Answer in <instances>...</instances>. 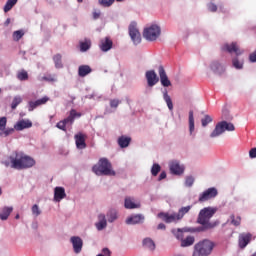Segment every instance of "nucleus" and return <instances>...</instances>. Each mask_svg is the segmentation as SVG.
Here are the masks:
<instances>
[{"instance_id":"nucleus-1","label":"nucleus","mask_w":256,"mask_h":256,"mask_svg":"<svg viewBox=\"0 0 256 256\" xmlns=\"http://www.w3.org/2000/svg\"><path fill=\"white\" fill-rule=\"evenodd\" d=\"M215 213H217V209L211 207L200 210L196 222L201 225L200 227L204 232L211 231V229H215L219 225V222H211V218Z\"/></svg>"},{"instance_id":"nucleus-2","label":"nucleus","mask_w":256,"mask_h":256,"mask_svg":"<svg viewBox=\"0 0 256 256\" xmlns=\"http://www.w3.org/2000/svg\"><path fill=\"white\" fill-rule=\"evenodd\" d=\"M12 169H29L35 165V160L23 153H16V156L10 157Z\"/></svg>"},{"instance_id":"nucleus-3","label":"nucleus","mask_w":256,"mask_h":256,"mask_svg":"<svg viewBox=\"0 0 256 256\" xmlns=\"http://www.w3.org/2000/svg\"><path fill=\"white\" fill-rule=\"evenodd\" d=\"M92 171L95 175L99 176L115 177L116 175L115 170H113V165H111V162H109L107 158H101L98 164L93 166Z\"/></svg>"},{"instance_id":"nucleus-4","label":"nucleus","mask_w":256,"mask_h":256,"mask_svg":"<svg viewBox=\"0 0 256 256\" xmlns=\"http://www.w3.org/2000/svg\"><path fill=\"white\" fill-rule=\"evenodd\" d=\"M215 245L210 240H203L195 244L193 256H209Z\"/></svg>"},{"instance_id":"nucleus-5","label":"nucleus","mask_w":256,"mask_h":256,"mask_svg":"<svg viewBox=\"0 0 256 256\" xmlns=\"http://www.w3.org/2000/svg\"><path fill=\"white\" fill-rule=\"evenodd\" d=\"M225 131H235V125L231 122L227 121H221L216 124L214 130L210 134V137L212 139H215V137H219L220 135H223Z\"/></svg>"},{"instance_id":"nucleus-6","label":"nucleus","mask_w":256,"mask_h":256,"mask_svg":"<svg viewBox=\"0 0 256 256\" xmlns=\"http://www.w3.org/2000/svg\"><path fill=\"white\" fill-rule=\"evenodd\" d=\"M143 37L146 41H157L161 37V27L157 24L146 27L143 31Z\"/></svg>"},{"instance_id":"nucleus-7","label":"nucleus","mask_w":256,"mask_h":256,"mask_svg":"<svg viewBox=\"0 0 256 256\" xmlns=\"http://www.w3.org/2000/svg\"><path fill=\"white\" fill-rule=\"evenodd\" d=\"M219 195L217 188L212 187L208 188L206 191L199 195L198 201L199 203H205V201H209L210 199H215V197Z\"/></svg>"},{"instance_id":"nucleus-8","label":"nucleus","mask_w":256,"mask_h":256,"mask_svg":"<svg viewBox=\"0 0 256 256\" xmlns=\"http://www.w3.org/2000/svg\"><path fill=\"white\" fill-rule=\"evenodd\" d=\"M129 35L134 45H139L141 43V33L137 29V23L132 22L129 26Z\"/></svg>"},{"instance_id":"nucleus-9","label":"nucleus","mask_w":256,"mask_h":256,"mask_svg":"<svg viewBox=\"0 0 256 256\" xmlns=\"http://www.w3.org/2000/svg\"><path fill=\"white\" fill-rule=\"evenodd\" d=\"M159 219L163 220L164 223H177L181 221L177 213L160 212L158 214Z\"/></svg>"},{"instance_id":"nucleus-10","label":"nucleus","mask_w":256,"mask_h":256,"mask_svg":"<svg viewBox=\"0 0 256 256\" xmlns=\"http://www.w3.org/2000/svg\"><path fill=\"white\" fill-rule=\"evenodd\" d=\"M169 167L173 175H183L185 173V166L181 165L177 160L171 161Z\"/></svg>"},{"instance_id":"nucleus-11","label":"nucleus","mask_w":256,"mask_h":256,"mask_svg":"<svg viewBox=\"0 0 256 256\" xmlns=\"http://www.w3.org/2000/svg\"><path fill=\"white\" fill-rule=\"evenodd\" d=\"M145 77L148 83V87H155V85L159 83V77L157 76V73H155V70H148L145 73Z\"/></svg>"},{"instance_id":"nucleus-12","label":"nucleus","mask_w":256,"mask_h":256,"mask_svg":"<svg viewBox=\"0 0 256 256\" xmlns=\"http://www.w3.org/2000/svg\"><path fill=\"white\" fill-rule=\"evenodd\" d=\"M158 73L162 87H171V80H169L167 72H165V68L163 66H159Z\"/></svg>"},{"instance_id":"nucleus-13","label":"nucleus","mask_w":256,"mask_h":256,"mask_svg":"<svg viewBox=\"0 0 256 256\" xmlns=\"http://www.w3.org/2000/svg\"><path fill=\"white\" fill-rule=\"evenodd\" d=\"M252 238L253 235H251V233L240 234L238 239L240 249H245L249 245V243H251Z\"/></svg>"},{"instance_id":"nucleus-14","label":"nucleus","mask_w":256,"mask_h":256,"mask_svg":"<svg viewBox=\"0 0 256 256\" xmlns=\"http://www.w3.org/2000/svg\"><path fill=\"white\" fill-rule=\"evenodd\" d=\"M74 139H75L77 149H85L87 147V144L85 143L87 139V135L79 132L74 136Z\"/></svg>"},{"instance_id":"nucleus-15","label":"nucleus","mask_w":256,"mask_h":256,"mask_svg":"<svg viewBox=\"0 0 256 256\" xmlns=\"http://www.w3.org/2000/svg\"><path fill=\"white\" fill-rule=\"evenodd\" d=\"M145 221L143 214H136L126 219V225H139Z\"/></svg>"},{"instance_id":"nucleus-16","label":"nucleus","mask_w":256,"mask_h":256,"mask_svg":"<svg viewBox=\"0 0 256 256\" xmlns=\"http://www.w3.org/2000/svg\"><path fill=\"white\" fill-rule=\"evenodd\" d=\"M49 101V97L44 96L41 99H38L36 101H30L28 103V111H35V109H37V107H41V105H45V103H47Z\"/></svg>"},{"instance_id":"nucleus-17","label":"nucleus","mask_w":256,"mask_h":256,"mask_svg":"<svg viewBox=\"0 0 256 256\" xmlns=\"http://www.w3.org/2000/svg\"><path fill=\"white\" fill-rule=\"evenodd\" d=\"M222 51H227V53H235V55H241L242 53L236 42H232L231 44H224Z\"/></svg>"},{"instance_id":"nucleus-18","label":"nucleus","mask_w":256,"mask_h":256,"mask_svg":"<svg viewBox=\"0 0 256 256\" xmlns=\"http://www.w3.org/2000/svg\"><path fill=\"white\" fill-rule=\"evenodd\" d=\"M33 122L31 120L22 119L14 125L15 131H23V129H31Z\"/></svg>"},{"instance_id":"nucleus-19","label":"nucleus","mask_w":256,"mask_h":256,"mask_svg":"<svg viewBox=\"0 0 256 256\" xmlns=\"http://www.w3.org/2000/svg\"><path fill=\"white\" fill-rule=\"evenodd\" d=\"M74 252L79 253L83 249V240L79 236H73L70 239Z\"/></svg>"},{"instance_id":"nucleus-20","label":"nucleus","mask_w":256,"mask_h":256,"mask_svg":"<svg viewBox=\"0 0 256 256\" xmlns=\"http://www.w3.org/2000/svg\"><path fill=\"white\" fill-rule=\"evenodd\" d=\"M100 49L104 53H107V51H110V49H113V41L109 37L102 39L100 41Z\"/></svg>"},{"instance_id":"nucleus-21","label":"nucleus","mask_w":256,"mask_h":256,"mask_svg":"<svg viewBox=\"0 0 256 256\" xmlns=\"http://www.w3.org/2000/svg\"><path fill=\"white\" fill-rule=\"evenodd\" d=\"M65 197H67V194L65 193V188L56 187L54 189V201L59 203V201H62V199H65Z\"/></svg>"},{"instance_id":"nucleus-22","label":"nucleus","mask_w":256,"mask_h":256,"mask_svg":"<svg viewBox=\"0 0 256 256\" xmlns=\"http://www.w3.org/2000/svg\"><path fill=\"white\" fill-rule=\"evenodd\" d=\"M81 117V113L77 112V110L72 109L70 110V114L67 118H65L63 121L66 125H73L75 123V118Z\"/></svg>"},{"instance_id":"nucleus-23","label":"nucleus","mask_w":256,"mask_h":256,"mask_svg":"<svg viewBox=\"0 0 256 256\" xmlns=\"http://www.w3.org/2000/svg\"><path fill=\"white\" fill-rule=\"evenodd\" d=\"M117 143L121 149H125L128 145H131V137L122 135L118 138Z\"/></svg>"},{"instance_id":"nucleus-24","label":"nucleus","mask_w":256,"mask_h":256,"mask_svg":"<svg viewBox=\"0 0 256 256\" xmlns=\"http://www.w3.org/2000/svg\"><path fill=\"white\" fill-rule=\"evenodd\" d=\"M107 227V218H105V214H100L98 216V223H96V228L98 231H103Z\"/></svg>"},{"instance_id":"nucleus-25","label":"nucleus","mask_w":256,"mask_h":256,"mask_svg":"<svg viewBox=\"0 0 256 256\" xmlns=\"http://www.w3.org/2000/svg\"><path fill=\"white\" fill-rule=\"evenodd\" d=\"M124 206H125V209H139V207H141V204H139V203L136 204L133 201V198L126 197L125 202H124Z\"/></svg>"},{"instance_id":"nucleus-26","label":"nucleus","mask_w":256,"mask_h":256,"mask_svg":"<svg viewBox=\"0 0 256 256\" xmlns=\"http://www.w3.org/2000/svg\"><path fill=\"white\" fill-rule=\"evenodd\" d=\"M93 69H91V66L89 65H81L78 68V75L79 77H87L89 73H91Z\"/></svg>"},{"instance_id":"nucleus-27","label":"nucleus","mask_w":256,"mask_h":256,"mask_svg":"<svg viewBox=\"0 0 256 256\" xmlns=\"http://www.w3.org/2000/svg\"><path fill=\"white\" fill-rule=\"evenodd\" d=\"M11 213H13V207H4L0 211V219L2 221H7V219H9V216L11 215Z\"/></svg>"},{"instance_id":"nucleus-28","label":"nucleus","mask_w":256,"mask_h":256,"mask_svg":"<svg viewBox=\"0 0 256 256\" xmlns=\"http://www.w3.org/2000/svg\"><path fill=\"white\" fill-rule=\"evenodd\" d=\"M182 231H184L185 233H205V231L203 230V228L201 226H199V227L186 226V227L182 228Z\"/></svg>"},{"instance_id":"nucleus-29","label":"nucleus","mask_w":256,"mask_h":256,"mask_svg":"<svg viewBox=\"0 0 256 256\" xmlns=\"http://www.w3.org/2000/svg\"><path fill=\"white\" fill-rule=\"evenodd\" d=\"M210 67H211L212 71H214V73L221 74V73H223V71H225L223 66L218 61L212 62Z\"/></svg>"},{"instance_id":"nucleus-30","label":"nucleus","mask_w":256,"mask_h":256,"mask_svg":"<svg viewBox=\"0 0 256 256\" xmlns=\"http://www.w3.org/2000/svg\"><path fill=\"white\" fill-rule=\"evenodd\" d=\"M63 56L61 54H56L53 56V61L56 69H63Z\"/></svg>"},{"instance_id":"nucleus-31","label":"nucleus","mask_w":256,"mask_h":256,"mask_svg":"<svg viewBox=\"0 0 256 256\" xmlns=\"http://www.w3.org/2000/svg\"><path fill=\"white\" fill-rule=\"evenodd\" d=\"M189 131H190V135H193V131H195V118L193 116V110L189 111Z\"/></svg>"},{"instance_id":"nucleus-32","label":"nucleus","mask_w":256,"mask_h":256,"mask_svg":"<svg viewBox=\"0 0 256 256\" xmlns=\"http://www.w3.org/2000/svg\"><path fill=\"white\" fill-rule=\"evenodd\" d=\"M163 99L170 111H173V101L171 100V96L167 93V90L163 92Z\"/></svg>"},{"instance_id":"nucleus-33","label":"nucleus","mask_w":256,"mask_h":256,"mask_svg":"<svg viewBox=\"0 0 256 256\" xmlns=\"http://www.w3.org/2000/svg\"><path fill=\"white\" fill-rule=\"evenodd\" d=\"M195 243V237L194 236H187L184 238L181 242V247H191Z\"/></svg>"},{"instance_id":"nucleus-34","label":"nucleus","mask_w":256,"mask_h":256,"mask_svg":"<svg viewBox=\"0 0 256 256\" xmlns=\"http://www.w3.org/2000/svg\"><path fill=\"white\" fill-rule=\"evenodd\" d=\"M91 49V40L85 39V41L80 42V51L85 53V51H89Z\"/></svg>"},{"instance_id":"nucleus-35","label":"nucleus","mask_w":256,"mask_h":256,"mask_svg":"<svg viewBox=\"0 0 256 256\" xmlns=\"http://www.w3.org/2000/svg\"><path fill=\"white\" fill-rule=\"evenodd\" d=\"M173 235L176 237V239H178V241H181V243L183 242V240L185 239L183 233H185V231H183V228H178V229H174L172 230Z\"/></svg>"},{"instance_id":"nucleus-36","label":"nucleus","mask_w":256,"mask_h":256,"mask_svg":"<svg viewBox=\"0 0 256 256\" xmlns=\"http://www.w3.org/2000/svg\"><path fill=\"white\" fill-rule=\"evenodd\" d=\"M107 219L109 223H113V221H117V210L111 209L107 212Z\"/></svg>"},{"instance_id":"nucleus-37","label":"nucleus","mask_w":256,"mask_h":256,"mask_svg":"<svg viewBox=\"0 0 256 256\" xmlns=\"http://www.w3.org/2000/svg\"><path fill=\"white\" fill-rule=\"evenodd\" d=\"M189 211H191V206H185L178 210L177 215L180 221L183 219V217H185V215H187V213H189Z\"/></svg>"},{"instance_id":"nucleus-38","label":"nucleus","mask_w":256,"mask_h":256,"mask_svg":"<svg viewBox=\"0 0 256 256\" xmlns=\"http://www.w3.org/2000/svg\"><path fill=\"white\" fill-rule=\"evenodd\" d=\"M18 0H8L4 6V13H9L15 5H17Z\"/></svg>"},{"instance_id":"nucleus-39","label":"nucleus","mask_w":256,"mask_h":256,"mask_svg":"<svg viewBox=\"0 0 256 256\" xmlns=\"http://www.w3.org/2000/svg\"><path fill=\"white\" fill-rule=\"evenodd\" d=\"M17 79L19 81H27L29 79V74L25 70H21L17 73Z\"/></svg>"},{"instance_id":"nucleus-40","label":"nucleus","mask_w":256,"mask_h":256,"mask_svg":"<svg viewBox=\"0 0 256 256\" xmlns=\"http://www.w3.org/2000/svg\"><path fill=\"white\" fill-rule=\"evenodd\" d=\"M144 247H147L151 251L155 249V242H153L150 238H146L143 240Z\"/></svg>"},{"instance_id":"nucleus-41","label":"nucleus","mask_w":256,"mask_h":256,"mask_svg":"<svg viewBox=\"0 0 256 256\" xmlns=\"http://www.w3.org/2000/svg\"><path fill=\"white\" fill-rule=\"evenodd\" d=\"M22 102H23V99L21 98V96L14 97L11 104V109L13 110L17 109V106L21 105Z\"/></svg>"},{"instance_id":"nucleus-42","label":"nucleus","mask_w":256,"mask_h":256,"mask_svg":"<svg viewBox=\"0 0 256 256\" xmlns=\"http://www.w3.org/2000/svg\"><path fill=\"white\" fill-rule=\"evenodd\" d=\"M209 123H213V118L210 115H205L204 118L201 119L202 127H207Z\"/></svg>"},{"instance_id":"nucleus-43","label":"nucleus","mask_w":256,"mask_h":256,"mask_svg":"<svg viewBox=\"0 0 256 256\" xmlns=\"http://www.w3.org/2000/svg\"><path fill=\"white\" fill-rule=\"evenodd\" d=\"M230 219H231L232 225H234L235 227H239V225H241V216L235 217V215L232 214L230 216Z\"/></svg>"},{"instance_id":"nucleus-44","label":"nucleus","mask_w":256,"mask_h":256,"mask_svg":"<svg viewBox=\"0 0 256 256\" xmlns=\"http://www.w3.org/2000/svg\"><path fill=\"white\" fill-rule=\"evenodd\" d=\"M1 131L3 132L0 133V137H9V135H13V133H15V128H7Z\"/></svg>"},{"instance_id":"nucleus-45","label":"nucleus","mask_w":256,"mask_h":256,"mask_svg":"<svg viewBox=\"0 0 256 256\" xmlns=\"http://www.w3.org/2000/svg\"><path fill=\"white\" fill-rule=\"evenodd\" d=\"M160 171H161V166L159 164H153L151 168V174L153 175V177H157Z\"/></svg>"},{"instance_id":"nucleus-46","label":"nucleus","mask_w":256,"mask_h":256,"mask_svg":"<svg viewBox=\"0 0 256 256\" xmlns=\"http://www.w3.org/2000/svg\"><path fill=\"white\" fill-rule=\"evenodd\" d=\"M101 7H111L115 3V0H98Z\"/></svg>"},{"instance_id":"nucleus-47","label":"nucleus","mask_w":256,"mask_h":256,"mask_svg":"<svg viewBox=\"0 0 256 256\" xmlns=\"http://www.w3.org/2000/svg\"><path fill=\"white\" fill-rule=\"evenodd\" d=\"M23 35H25V32L23 30H17L13 33V39L14 41H19Z\"/></svg>"},{"instance_id":"nucleus-48","label":"nucleus","mask_w":256,"mask_h":256,"mask_svg":"<svg viewBox=\"0 0 256 256\" xmlns=\"http://www.w3.org/2000/svg\"><path fill=\"white\" fill-rule=\"evenodd\" d=\"M232 65L235 67V69H243V62L239 61L238 58H234L232 60Z\"/></svg>"},{"instance_id":"nucleus-49","label":"nucleus","mask_w":256,"mask_h":256,"mask_svg":"<svg viewBox=\"0 0 256 256\" xmlns=\"http://www.w3.org/2000/svg\"><path fill=\"white\" fill-rule=\"evenodd\" d=\"M193 183H195V178L193 176H187L185 180L186 187H193Z\"/></svg>"},{"instance_id":"nucleus-50","label":"nucleus","mask_w":256,"mask_h":256,"mask_svg":"<svg viewBox=\"0 0 256 256\" xmlns=\"http://www.w3.org/2000/svg\"><path fill=\"white\" fill-rule=\"evenodd\" d=\"M5 127H7V117L0 118V131H5Z\"/></svg>"},{"instance_id":"nucleus-51","label":"nucleus","mask_w":256,"mask_h":256,"mask_svg":"<svg viewBox=\"0 0 256 256\" xmlns=\"http://www.w3.org/2000/svg\"><path fill=\"white\" fill-rule=\"evenodd\" d=\"M56 127H57L58 129H60L61 131H67V124L65 123L64 120L59 121V122L57 123Z\"/></svg>"},{"instance_id":"nucleus-52","label":"nucleus","mask_w":256,"mask_h":256,"mask_svg":"<svg viewBox=\"0 0 256 256\" xmlns=\"http://www.w3.org/2000/svg\"><path fill=\"white\" fill-rule=\"evenodd\" d=\"M32 213L33 215H35L36 217H39V215H41V210L39 209V206L37 204H34L32 206Z\"/></svg>"},{"instance_id":"nucleus-53","label":"nucleus","mask_w":256,"mask_h":256,"mask_svg":"<svg viewBox=\"0 0 256 256\" xmlns=\"http://www.w3.org/2000/svg\"><path fill=\"white\" fill-rule=\"evenodd\" d=\"M119 103H121L119 100L113 99L110 101V107H112V109H117L119 107Z\"/></svg>"},{"instance_id":"nucleus-54","label":"nucleus","mask_w":256,"mask_h":256,"mask_svg":"<svg viewBox=\"0 0 256 256\" xmlns=\"http://www.w3.org/2000/svg\"><path fill=\"white\" fill-rule=\"evenodd\" d=\"M208 9H209V11H211V13H216L217 5H215V3H209L208 4Z\"/></svg>"},{"instance_id":"nucleus-55","label":"nucleus","mask_w":256,"mask_h":256,"mask_svg":"<svg viewBox=\"0 0 256 256\" xmlns=\"http://www.w3.org/2000/svg\"><path fill=\"white\" fill-rule=\"evenodd\" d=\"M44 81H49L50 83H55V81H57V78H55L54 76H45L43 77Z\"/></svg>"},{"instance_id":"nucleus-56","label":"nucleus","mask_w":256,"mask_h":256,"mask_svg":"<svg viewBox=\"0 0 256 256\" xmlns=\"http://www.w3.org/2000/svg\"><path fill=\"white\" fill-rule=\"evenodd\" d=\"M249 156H250L251 159H255L256 158V148H252L249 151Z\"/></svg>"},{"instance_id":"nucleus-57","label":"nucleus","mask_w":256,"mask_h":256,"mask_svg":"<svg viewBox=\"0 0 256 256\" xmlns=\"http://www.w3.org/2000/svg\"><path fill=\"white\" fill-rule=\"evenodd\" d=\"M167 178V173L165 171L161 172L158 178V181H163V179Z\"/></svg>"},{"instance_id":"nucleus-58","label":"nucleus","mask_w":256,"mask_h":256,"mask_svg":"<svg viewBox=\"0 0 256 256\" xmlns=\"http://www.w3.org/2000/svg\"><path fill=\"white\" fill-rule=\"evenodd\" d=\"M92 15L93 19H99V17H101V11H94Z\"/></svg>"},{"instance_id":"nucleus-59","label":"nucleus","mask_w":256,"mask_h":256,"mask_svg":"<svg viewBox=\"0 0 256 256\" xmlns=\"http://www.w3.org/2000/svg\"><path fill=\"white\" fill-rule=\"evenodd\" d=\"M102 253H104V255L111 256V251L108 248L102 249Z\"/></svg>"},{"instance_id":"nucleus-60","label":"nucleus","mask_w":256,"mask_h":256,"mask_svg":"<svg viewBox=\"0 0 256 256\" xmlns=\"http://www.w3.org/2000/svg\"><path fill=\"white\" fill-rule=\"evenodd\" d=\"M157 229H159V230H165V229H166V226H165V224L160 223V224L158 225Z\"/></svg>"},{"instance_id":"nucleus-61","label":"nucleus","mask_w":256,"mask_h":256,"mask_svg":"<svg viewBox=\"0 0 256 256\" xmlns=\"http://www.w3.org/2000/svg\"><path fill=\"white\" fill-rule=\"evenodd\" d=\"M9 23H11V20H10V19H7V20H6V25H9Z\"/></svg>"},{"instance_id":"nucleus-62","label":"nucleus","mask_w":256,"mask_h":256,"mask_svg":"<svg viewBox=\"0 0 256 256\" xmlns=\"http://www.w3.org/2000/svg\"><path fill=\"white\" fill-rule=\"evenodd\" d=\"M15 219H19V214H17V215L15 216Z\"/></svg>"},{"instance_id":"nucleus-63","label":"nucleus","mask_w":256,"mask_h":256,"mask_svg":"<svg viewBox=\"0 0 256 256\" xmlns=\"http://www.w3.org/2000/svg\"><path fill=\"white\" fill-rule=\"evenodd\" d=\"M78 1V3H83V0H77Z\"/></svg>"},{"instance_id":"nucleus-64","label":"nucleus","mask_w":256,"mask_h":256,"mask_svg":"<svg viewBox=\"0 0 256 256\" xmlns=\"http://www.w3.org/2000/svg\"><path fill=\"white\" fill-rule=\"evenodd\" d=\"M252 256H256V252Z\"/></svg>"}]
</instances>
